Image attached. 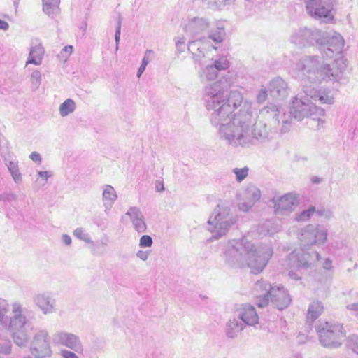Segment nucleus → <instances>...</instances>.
<instances>
[{
	"mask_svg": "<svg viewBox=\"0 0 358 358\" xmlns=\"http://www.w3.org/2000/svg\"><path fill=\"white\" fill-rule=\"evenodd\" d=\"M218 127L220 138L235 148H250L272 138V132L266 124L262 121L257 123L249 108H241Z\"/></svg>",
	"mask_w": 358,
	"mask_h": 358,
	"instance_id": "f257e3e1",
	"label": "nucleus"
},
{
	"mask_svg": "<svg viewBox=\"0 0 358 358\" xmlns=\"http://www.w3.org/2000/svg\"><path fill=\"white\" fill-rule=\"evenodd\" d=\"M235 80V73L228 71L217 81L206 85L204 88L203 98L206 109L213 111L210 120L215 127L227 122L234 110L242 103L243 96L239 92L231 91L227 99L224 94Z\"/></svg>",
	"mask_w": 358,
	"mask_h": 358,
	"instance_id": "f03ea898",
	"label": "nucleus"
},
{
	"mask_svg": "<svg viewBox=\"0 0 358 358\" xmlns=\"http://www.w3.org/2000/svg\"><path fill=\"white\" fill-rule=\"evenodd\" d=\"M273 253L270 244L255 248L245 238L229 241L224 251V259L231 267H248L255 274L261 273Z\"/></svg>",
	"mask_w": 358,
	"mask_h": 358,
	"instance_id": "7ed1b4c3",
	"label": "nucleus"
},
{
	"mask_svg": "<svg viewBox=\"0 0 358 358\" xmlns=\"http://www.w3.org/2000/svg\"><path fill=\"white\" fill-rule=\"evenodd\" d=\"M297 235L301 243V250L292 251L289 254L286 262L290 268L298 271L309 268L312 262L320 259V254L314 250L309 249V247L323 245L327 239L328 230L323 225L309 224L299 229Z\"/></svg>",
	"mask_w": 358,
	"mask_h": 358,
	"instance_id": "20e7f679",
	"label": "nucleus"
},
{
	"mask_svg": "<svg viewBox=\"0 0 358 358\" xmlns=\"http://www.w3.org/2000/svg\"><path fill=\"white\" fill-rule=\"evenodd\" d=\"M293 76L300 80L307 78L308 80L320 81L326 80L339 82L343 78L341 69L336 64L332 65L323 64L318 56H304L295 64L292 69Z\"/></svg>",
	"mask_w": 358,
	"mask_h": 358,
	"instance_id": "39448f33",
	"label": "nucleus"
},
{
	"mask_svg": "<svg viewBox=\"0 0 358 358\" xmlns=\"http://www.w3.org/2000/svg\"><path fill=\"white\" fill-rule=\"evenodd\" d=\"M238 217L230 207L224 203L217 204L208 220V230L212 233L210 241L225 236L234 227Z\"/></svg>",
	"mask_w": 358,
	"mask_h": 358,
	"instance_id": "423d86ee",
	"label": "nucleus"
},
{
	"mask_svg": "<svg viewBox=\"0 0 358 358\" xmlns=\"http://www.w3.org/2000/svg\"><path fill=\"white\" fill-rule=\"evenodd\" d=\"M27 310L23 308L20 303L12 304V317L10 318L8 329L11 332L14 343L20 348L26 347L29 338L25 327L29 324L26 313Z\"/></svg>",
	"mask_w": 358,
	"mask_h": 358,
	"instance_id": "0eeeda50",
	"label": "nucleus"
},
{
	"mask_svg": "<svg viewBox=\"0 0 358 358\" xmlns=\"http://www.w3.org/2000/svg\"><path fill=\"white\" fill-rule=\"evenodd\" d=\"M290 115L299 121L304 118H310L317 120L319 125H323L324 121L322 117L324 116L325 111L323 108L317 106L313 102L302 95L298 94L292 101L289 107Z\"/></svg>",
	"mask_w": 358,
	"mask_h": 358,
	"instance_id": "6e6552de",
	"label": "nucleus"
},
{
	"mask_svg": "<svg viewBox=\"0 0 358 358\" xmlns=\"http://www.w3.org/2000/svg\"><path fill=\"white\" fill-rule=\"evenodd\" d=\"M319 341L323 347L338 348L346 338L342 324L325 322L316 327Z\"/></svg>",
	"mask_w": 358,
	"mask_h": 358,
	"instance_id": "1a4fd4ad",
	"label": "nucleus"
},
{
	"mask_svg": "<svg viewBox=\"0 0 358 358\" xmlns=\"http://www.w3.org/2000/svg\"><path fill=\"white\" fill-rule=\"evenodd\" d=\"M326 39L325 32L317 28L307 27L294 30L289 37L290 42L299 48L315 45L322 47Z\"/></svg>",
	"mask_w": 358,
	"mask_h": 358,
	"instance_id": "9d476101",
	"label": "nucleus"
},
{
	"mask_svg": "<svg viewBox=\"0 0 358 358\" xmlns=\"http://www.w3.org/2000/svg\"><path fill=\"white\" fill-rule=\"evenodd\" d=\"M255 287L256 289L268 290L271 302L278 310L287 308L292 301L287 290L282 286H271L269 282L261 280L257 282Z\"/></svg>",
	"mask_w": 358,
	"mask_h": 358,
	"instance_id": "9b49d317",
	"label": "nucleus"
},
{
	"mask_svg": "<svg viewBox=\"0 0 358 358\" xmlns=\"http://www.w3.org/2000/svg\"><path fill=\"white\" fill-rule=\"evenodd\" d=\"M30 352L35 358H46L52 355L50 338L46 330H39L30 343Z\"/></svg>",
	"mask_w": 358,
	"mask_h": 358,
	"instance_id": "f8f14e48",
	"label": "nucleus"
},
{
	"mask_svg": "<svg viewBox=\"0 0 358 358\" xmlns=\"http://www.w3.org/2000/svg\"><path fill=\"white\" fill-rule=\"evenodd\" d=\"M271 201L275 215L287 216L295 210L300 200L296 194L287 193L281 196H274Z\"/></svg>",
	"mask_w": 358,
	"mask_h": 358,
	"instance_id": "ddd939ff",
	"label": "nucleus"
},
{
	"mask_svg": "<svg viewBox=\"0 0 358 358\" xmlns=\"http://www.w3.org/2000/svg\"><path fill=\"white\" fill-rule=\"evenodd\" d=\"M305 6L307 13L315 19H333L332 0H305Z\"/></svg>",
	"mask_w": 358,
	"mask_h": 358,
	"instance_id": "4468645a",
	"label": "nucleus"
},
{
	"mask_svg": "<svg viewBox=\"0 0 358 358\" xmlns=\"http://www.w3.org/2000/svg\"><path fill=\"white\" fill-rule=\"evenodd\" d=\"M52 341L55 345L66 347L77 353H80L83 350L80 338L73 333L57 331L52 336Z\"/></svg>",
	"mask_w": 358,
	"mask_h": 358,
	"instance_id": "2eb2a0df",
	"label": "nucleus"
},
{
	"mask_svg": "<svg viewBox=\"0 0 358 358\" xmlns=\"http://www.w3.org/2000/svg\"><path fill=\"white\" fill-rule=\"evenodd\" d=\"M327 39L322 47H319L322 57L325 59L332 58L335 54L341 52L344 47V39L338 33H334L331 37L325 32Z\"/></svg>",
	"mask_w": 358,
	"mask_h": 358,
	"instance_id": "dca6fc26",
	"label": "nucleus"
},
{
	"mask_svg": "<svg viewBox=\"0 0 358 358\" xmlns=\"http://www.w3.org/2000/svg\"><path fill=\"white\" fill-rule=\"evenodd\" d=\"M238 209L248 212L261 198L260 190L255 185L248 186L239 195Z\"/></svg>",
	"mask_w": 358,
	"mask_h": 358,
	"instance_id": "f3484780",
	"label": "nucleus"
},
{
	"mask_svg": "<svg viewBox=\"0 0 358 358\" xmlns=\"http://www.w3.org/2000/svg\"><path fill=\"white\" fill-rule=\"evenodd\" d=\"M209 27V22L206 18L194 17L185 25L184 30L187 35L196 37L205 33Z\"/></svg>",
	"mask_w": 358,
	"mask_h": 358,
	"instance_id": "a211bd4d",
	"label": "nucleus"
},
{
	"mask_svg": "<svg viewBox=\"0 0 358 358\" xmlns=\"http://www.w3.org/2000/svg\"><path fill=\"white\" fill-rule=\"evenodd\" d=\"M33 301L45 315L52 313L55 310V299L49 293H38L34 295Z\"/></svg>",
	"mask_w": 358,
	"mask_h": 358,
	"instance_id": "6ab92c4d",
	"label": "nucleus"
},
{
	"mask_svg": "<svg viewBox=\"0 0 358 358\" xmlns=\"http://www.w3.org/2000/svg\"><path fill=\"white\" fill-rule=\"evenodd\" d=\"M236 312L238 317L241 320L245 326H254L258 323L259 316L252 305L250 303L243 304Z\"/></svg>",
	"mask_w": 358,
	"mask_h": 358,
	"instance_id": "aec40b11",
	"label": "nucleus"
},
{
	"mask_svg": "<svg viewBox=\"0 0 358 358\" xmlns=\"http://www.w3.org/2000/svg\"><path fill=\"white\" fill-rule=\"evenodd\" d=\"M268 90L271 96L275 99H283L289 94L287 83L280 77H276L270 82Z\"/></svg>",
	"mask_w": 358,
	"mask_h": 358,
	"instance_id": "412c9836",
	"label": "nucleus"
},
{
	"mask_svg": "<svg viewBox=\"0 0 358 358\" xmlns=\"http://www.w3.org/2000/svg\"><path fill=\"white\" fill-rule=\"evenodd\" d=\"M126 215L129 216L134 229L138 233L143 234L147 230V224L145 222V216L139 208L130 207Z\"/></svg>",
	"mask_w": 358,
	"mask_h": 358,
	"instance_id": "4be33fe9",
	"label": "nucleus"
},
{
	"mask_svg": "<svg viewBox=\"0 0 358 358\" xmlns=\"http://www.w3.org/2000/svg\"><path fill=\"white\" fill-rule=\"evenodd\" d=\"M282 113L281 109L276 105L269 103L259 110V116L266 120L273 122V126L280 125V116Z\"/></svg>",
	"mask_w": 358,
	"mask_h": 358,
	"instance_id": "5701e85b",
	"label": "nucleus"
},
{
	"mask_svg": "<svg viewBox=\"0 0 358 358\" xmlns=\"http://www.w3.org/2000/svg\"><path fill=\"white\" fill-rule=\"evenodd\" d=\"M210 45L203 43L201 39L190 41L187 45L188 50L192 53L195 62H201V59L206 57V48Z\"/></svg>",
	"mask_w": 358,
	"mask_h": 358,
	"instance_id": "b1692460",
	"label": "nucleus"
},
{
	"mask_svg": "<svg viewBox=\"0 0 358 358\" xmlns=\"http://www.w3.org/2000/svg\"><path fill=\"white\" fill-rule=\"evenodd\" d=\"M117 199V195L115 189L110 185H106L103 187V191L102 194V199L103 206L105 207V211L106 213L110 210L113 203Z\"/></svg>",
	"mask_w": 358,
	"mask_h": 358,
	"instance_id": "393cba45",
	"label": "nucleus"
},
{
	"mask_svg": "<svg viewBox=\"0 0 358 358\" xmlns=\"http://www.w3.org/2000/svg\"><path fill=\"white\" fill-rule=\"evenodd\" d=\"M245 327V324L241 321H238V319L229 320L226 324L225 334L227 337L229 338H236Z\"/></svg>",
	"mask_w": 358,
	"mask_h": 358,
	"instance_id": "a878e982",
	"label": "nucleus"
},
{
	"mask_svg": "<svg viewBox=\"0 0 358 358\" xmlns=\"http://www.w3.org/2000/svg\"><path fill=\"white\" fill-rule=\"evenodd\" d=\"M43 55L44 50L41 45L31 47L26 65L29 64L40 65L42 62Z\"/></svg>",
	"mask_w": 358,
	"mask_h": 358,
	"instance_id": "bb28decb",
	"label": "nucleus"
},
{
	"mask_svg": "<svg viewBox=\"0 0 358 358\" xmlns=\"http://www.w3.org/2000/svg\"><path fill=\"white\" fill-rule=\"evenodd\" d=\"M73 236L76 237L78 239L84 241L86 243H89L91 245V252L93 255H98V252L96 251L97 245L94 243L93 240L92 239L90 235L86 232V231L82 228L78 227L76 228L73 231Z\"/></svg>",
	"mask_w": 358,
	"mask_h": 358,
	"instance_id": "cd10ccee",
	"label": "nucleus"
},
{
	"mask_svg": "<svg viewBox=\"0 0 358 358\" xmlns=\"http://www.w3.org/2000/svg\"><path fill=\"white\" fill-rule=\"evenodd\" d=\"M6 165L14 182L19 185L22 182V175L20 171L17 161H6Z\"/></svg>",
	"mask_w": 358,
	"mask_h": 358,
	"instance_id": "c85d7f7f",
	"label": "nucleus"
},
{
	"mask_svg": "<svg viewBox=\"0 0 358 358\" xmlns=\"http://www.w3.org/2000/svg\"><path fill=\"white\" fill-rule=\"evenodd\" d=\"M43 11L48 16L53 17L58 13L60 0H42Z\"/></svg>",
	"mask_w": 358,
	"mask_h": 358,
	"instance_id": "c756f323",
	"label": "nucleus"
},
{
	"mask_svg": "<svg viewBox=\"0 0 358 358\" xmlns=\"http://www.w3.org/2000/svg\"><path fill=\"white\" fill-rule=\"evenodd\" d=\"M323 310V305L320 301H314L313 302L308 308V313H307V320H311V321H314L316 320L322 313Z\"/></svg>",
	"mask_w": 358,
	"mask_h": 358,
	"instance_id": "7c9ffc66",
	"label": "nucleus"
},
{
	"mask_svg": "<svg viewBox=\"0 0 358 358\" xmlns=\"http://www.w3.org/2000/svg\"><path fill=\"white\" fill-rule=\"evenodd\" d=\"M225 34V29L223 25L217 24L215 28H213L210 30L208 38L215 43H220L224 41Z\"/></svg>",
	"mask_w": 358,
	"mask_h": 358,
	"instance_id": "2f4dec72",
	"label": "nucleus"
},
{
	"mask_svg": "<svg viewBox=\"0 0 358 358\" xmlns=\"http://www.w3.org/2000/svg\"><path fill=\"white\" fill-rule=\"evenodd\" d=\"M76 110V103L71 99H66L59 108V115L62 117H66L72 113Z\"/></svg>",
	"mask_w": 358,
	"mask_h": 358,
	"instance_id": "473e14b6",
	"label": "nucleus"
},
{
	"mask_svg": "<svg viewBox=\"0 0 358 358\" xmlns=\"http://www.w3.org/2000/svg\"><path fill=\"white\" fill-rule=\"evenodd\" d=\"M217 71L212 64H208L202 69L200 77L201 79L213 80L217 77Z\"/></svg>",
	"mask_w": 358,
	"mask_h": 358,
	"instance_id": "72a5a7b5",
	"label": "nucleus"
},
{
	"mask_svg": "<svg viewBox=\"0 0 358 358\" xmlns=\"http://www.w3.org/2000/svg\"><path fill=\"white\" fill-rule=\"evenodd\" d=\"M211 64L217 71L226 70L229 67L230 63L226 55H218L213 59Z\"/></svg>",
	"mask_w": 358,
	"mask_h": 358,
	"instance_id": "f704fd0d",
	"label": "nucleus"
},
{
	"mask_svg": "<svg viewBox=\"0 0 358 358\" xmlns=\"http://www.w3.org/2000/svg\"><path fill=\"white\" fill-rule=\"evenodd\" d=\"M291 117L292 116L290 115H287L285 113L282 112V113L280 116V125L274 127L275 129H278L281 124V127L280 128V132L282 134H285L289 131L291 127Z\"/></svg>",
	"mask_w": 358,
	"mask_h": 358,
	"instance_id": "c9c22d12",
	"label": "nucleus"
},
{
	"mask_svg": "<svg viewBox=\"0 0 358 358\" xmlns=\"http://www.w3.org/2000/svg\"><path fill=\"white\" fill-rule=\"evenodd\" d=\"M315 207L310 206L308 209L303 210L296 215L295 220L298 222L308 221L315 213Z\"/></svg>",
	"mask_w": 358,
	"mask_h": 358,
	"instance_id": "e433bc0d",
	"label": "nucleus"
},
{
	"mask_svg": "<svg viewBox=\"0 0 358 358\" xmlns=\"http://www.w3.org/2000/svg\"><path fill=\"white\" fill-rule=\"evenodd\" d=\"M31 87L33 90H37L41 84V73L39 71L35 70L31 75Z\"/></svg>",
	"mask_w": 358,
	"mask_h": 358,
	"instance_id": "4c0bfd02",
	"label": "nucleus"
},
{
	"mask_svg": "<svg viewBox=\"0 0 358 358\" xmlns=\"http://www.w3.org/2000/svg\"><path fill=\"white\" fill-rule=\"evenodd\" d=\"M303 93L305 95L302 96V97L308 98L310 102H313V101H317L320 90L311 87H305L303 89Z\"/></svg>",
	"mask_w": 358,
	"mask_h": 358,
	"instance_id": "58836bf2",
	"label": "nucleus"
},
{
	"mask_svg": "<svg viewBox=\"0 0 358 358\" xmlns=\"http://www.w3.org/2000/svg\"><path fill=\"white\" fill-rule=\"evenodd\" d=\"M153 54L152 50H147L145 52L144 57L142 60V63L138 69L137 76L139 78L145 71L148 64L150 62V57Z\"/></svg>",
	"mask_w": 358,
	"mask_h": 358,
	"instance_id": "ea45409f",
	"label": "nucleus"
},
{
	"mask_svg": "<svg viewBox=\"0 0 358 358\" xmlns=\"http://www.w3.org/2000/svg\"><path fill=\"white\" fill-rule=\"evenodd\" d=\"M203 5L212 10H220L224 8L223 0H201Z\"/></svg>",
	"mask_w": 358,
	"mask_h": 358,
	"instance_id": "a19ab883",
	"label": "nucleus"
},
{
	"mask_svg": "<svg viewBox=\"0 0 358 358\" xmlns=\"http://www.w3.org/2000/svg\"><path fill=\"white\" fill-rule=\"evenodd\" d=\"M12 343L5 338H0V354L9 355L11 352Z\"/></svg>",
	"mask_w": 358,
	"mask_h": 358,
	"instance_id": "79ce46f5",
	"label": "nucleus"
},
{
	"mask_svg": "<svg viewBox=\"0 0 358 358\" xmlns=\"http://www.w3.org/2000/svg\"><path fill=\"white\" fill-rule=\"evenodd\" d=\"M317 101H319L321 103L332 104L334 103V98L332 96L329 95L325 90H320Z\"/></svg>",
	"mask_w": 358,
	"mask_h": 358,
	"instance_id": "37998d69",
	"label": "nucleus"
},
{
	"mask_svg": "<svg viewBox=\"0 0 358 358\" xmlns=\"http://www.w3.org/2000/svg\"><path fill=\"white\" fill-rule=\"evenodd\" d=\"M248 168L245 166L243 168H234L233 173L236 175V178L238 182L243 181L248 175Z\"/></svg>",
	"mask_w": 358,
	"mask_h": 358,
	"instance_id": "c03bdc74",
	"label": "nucleus"
},
{
	"mask_svg": "<svg viewBox=\"0 0 358 358\" xmlns=\"http://www.w3.org/2000/svg\"><path fill=\"white\" fill-rule=\"evenodd\" d=\"M265 293L257 297L256 304L259 308H264L269 303L268 290H264Z\"/></svg>",
	"mask_w": 358,
	"mask_h": 358,
	"instance_id": "a18cd8bd",
	"label": "nucleus"
},
{
	"mask_svg": "<svg viewBox=\"0 0 358 358\" xmlns=\"http://www.w3.org/2000/svg\"><path fill=\"white\" fill-rule=\"evenodd\" d=\"M93 223L96 224L101 230H104L107 228L108 222L106 217L101 215H95L93 217Z\"/></svg>",
	"mask_w": 358,
	"mask_h": 358,
	"instance_id": "49530a36",
	"label": "nucleus"
},
{
	"mask_svg": "<svg viewBox=\"0 0 358 358\" xmlns=\"http://www.w3.org/2000/svg\"><path fill=\"white\" fill-rule=\"evenodd\" d=\"M348 346L358 355V336L355 334L350 336L348 339Z\"/></svg>",
	"mask_w": 358,
	"mask_h": 358,
	"instance_id": "de8ad7c7",
	"label": "nucleus"
},
{
	"mask_svg": "<svg viewBox=\"0 0 358 358\" xmlns=\"http://www.w3.org/2000/svg\"><path fill=\"white\" fill-rule=\"evenodd\" d=\"M8 304L4 299H0V325L3 324L4 318L8 313Z\"/></svg>",
	"mask_w": 358,
	"mask_h": 358,
	"instance_id": "09e8293b",
	"label": "nucleus"
},
{
	"mask_svg": "<svg viewBox=\"0 0 358 358\" xmlns=\"http://www.w3.org/2000/svg\"><path fill=\"white\" fill-rule=\"evenodd\" d=\"M315 213L320 217H323L326 220H330L333 217V212L329 209H325L323 207L315 208Z\"/></svg>",
	"mask_w": 358,
	"mask_h": 358,
	"instance_id": "8fccbe9b",
	"label": "nucleus"
},
{
	"mask_svg": "<svg viewBox=\"0 0 358 358\" xmlns=\"http://www.w3.org/2000/svg\"><path fill=\"white\" fill-rule=\"evenodd\" d=\"M153 244V240L149 235H143L139 240V247L141 248H150Z\"/></svg>",
	"mask_w": 358,
	"mask_h": 358,
	"instance_id": "3c124183",
	"label": "nucleus"
},
{
	"mask_svg": "<svg viewBox=\"0 0 358 358\" xmlns=\"http://www.w3.org/2000/svg\"><path fill=\"white\" fill-rule=\"evenodd\" d=\"M17 198V194L11 191L0 194V201L11 203L16 201Z\"/></svg>",
	"mask_w": 358,
	"mask_h": 358,
	"instance_id": "603ef678",
	"label": "nucleus"
},
{
	"mask_svg": "<svg viewBox=\"0 0 358 358\" xmlns=\"http://www.w3.org/2000/svg\"><path fill=\"white\" fill-rule=\"evenodd\" d=\"M121 24H122L121 17H119L117 19V27L115 29V43H116V49L118 48V44H119V42L120 40Z\"/></svg>",
	"mask_w": 358,
	"mask_h": 358,
	"instance_id": "864d4df0",
	"label": "nucleus"
},
{
	"mask_svg": "<svg viewBox=\"0 0 358 358\" xmlns=\"http://www.w3.org/2000/svg\"><path fill=\"white\" fill-rule=\"evenodd\" d=\"M268 96V92L266 88L261 89L257 96V100L259 103L264 102Z\"/></svg>",
	"mask_w": 358,
	"mask_h": 358,
	"instance_id": "5fc2aeb1",
	"label": "nucleus"
},
{
	"mask_svg": "<svg viewBox=\"0 0 358 358\" xmlns=\"http://www.w3.org/2000/svg\"><path fill=\"white\" fill-rule=\"evenodd\" d=\"M176 46L177 51L179 52H182L185 50V40L184 38H178L176 40Z\"/></svg>",
	"mask_w": 358,
	"mask_h": 358,
	"instance_id": "6e6d98bb",
	"label": "nucleus"
},
{
	"mask_svg": "<svg viewBox=\"0 0 358 358\" xmlns=\"http://www.w3.org/2000/svg\"><path fill=\"white\" fill-rule=\"evenodd\" d=\"M150 251L149 250H146V251H144V250H138L136 255L138 258H139L140 259H141L142 261H147L149 256H150Z\"/></svg>",
	"mask_w": 358,
	"mask_h": 358,
	"instance_id": "4d7b16f0",
	"label": "nucleus"
},
{
	"mask_svg": "<svg viewBox=\"0 0 358 358\" xmlns=\"http://www.w3.org/2000/svg\"><path fill=\"white\" fill-rule=\"evenodd\" d=\"M62 356L64 358H78V357L71 351L64 350L61 351Z\"/></svg>",
	"mask_w": 358,
	"mask_h": 358,
	"instance_id": "13d9d810",
	"label": "nucleus"
},
{
	"mask_svg": "<svg viewBox=\"0 0 358 358\" xmlns=\"http://www.w3.org/2000/svg\"><path fill=\"white\" fill-rule=\"evenodd\" d=\"M29 158L35 162H38L40 163L41 162V155L38 152H32L30 155H29Z\"/></svg>",
	"mask_w": 358,
	"mask_h": 358,
	"instance_id": "bf43d9fd",
	"label": "nucleus"
},
{
	"mask_svg": "<svg viewBox=\"0 0 358 358\" xmlns=\"http://www.w3.org/2000/svg\"><path fill=\"white\" fill-rule=\"evenodd\" d=\"M38 176L40 178L44 179L45 181H47L48 179L50 177H51L52 175L51 172H50V171H41L38 172Z\"/></svg>",
	"mask_w": 358,
	"mask_h": 358,
	"instance_id": "052dcab7",
	"label": "nucleus"
},
{
	"mask_svg": "<svg viewBox=\"0 0 358 358\" xmlns=\"http://www.w3.org/2000/svg\"><path fill=\"white\" fill-rule=\"evenodd\" d=\"M73 50V47L72 45H66L61 51V54H66V56L70 55Z\"/></svg>",
	"mask_w": 358,
	"mask_h": 358,
	"instance_id": "680f3d73",
	"label": "nucleus"
},
{
	"mask_svg": "<svg viewBox=\"0 0 358 358\" xmlns=\"http://www.w3.org/2000/svg\"><path fill=\"white\" fill-rule=\"evenodd\" d=\"M62 240L64 244L66 245H70L72 242L71 236L68 234H63L62 236Z\"/></svg>",
	"mask_w": 358,
	"mask_h": 358,
	"instance_id": "e2e57ef3",
	"label": "nucleus"
},
{
	"mask_svg": "<svg viewBox=\"0 0 358 358\" xmlns=\"http://www.w3.org/2000/svg\"><path fill=\"white\" fill-rule=\"evenodd\" d=\"M8 28H9L8 23L6 21L0 19V29L6 31L8 29Z\"/></svg>",
	"mask_w": 358,
	"mask_h": 358,
	"instance_id": "0e129e2a",
	"label": "nucleus"
},
{
	"mask_svg": "<svg viewBox=\"0 0 358 358\" xmlns=\"http://www.w3.org/2000/svg\"><path fill=\"white\" fill-rule=\"evenodd\" d=\"M289 276L290 278L298 280L301 279V276L299 275L295 271L291 270L288 273Z\"/></svg>",
	"mask_w": 358,
	"mask_h": 358,
	"instance_id": "69168bd1",
	"label": "nucleus"
},
{
	"mask_svg": "<svg viewBox=\"0 0 358 358\" xmlns=\"http://www.w3.org/2000/svg\"><path fill=\"white\" fill-rule=\"evenodd\" d=\"M331 264L332 262L329 259H326L323 265L324 268L326 270H329L331 268Z\"/></svg>",
	"mask_w": 358,
	"mask_h": 358,
	"instance_id": "338daca9",
	"label": "nucleus"
},
{
	"mask_svg": "<svg viewBox=\"0 0 358 358\" xmlns=\"http://www.w3.org/2000/svg\"><path fill=\"white\" fill-rule=\"evenodd\" d=\"M347 308L350 310H358V303H354L347 306Z\"/></svg>",
	"mask_w": 358,
	"mask_h": 358,
	"instance_id": "774afa93",
	"label": "nucleus"
}]
</instances>
